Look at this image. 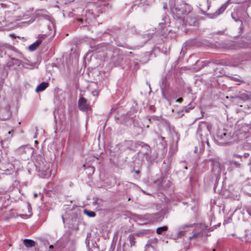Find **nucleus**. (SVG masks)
I'll return each mask as SVG.
<instances>
[{
	"mask_svg": "<svg viewBox=\"0 0 251 251\" xmlns=\"http://www.w3.org/2000/svg\"><path fill=\"white\" fill-rule=\"evenodd\" d=\"M232 79L235 81H240L239 79H238V78L235 77H232Z\"/></svg>",
	"mask_w": 251,
	"mask_h": 251,
	"instance_id": "30",
	"label": "nucleus"
},
{
	"mask_svg": "<svg viewBox=\"0 0 251 251\" xmlns=\"http://www.w3.org/2000/svg\"><path fill=\"white\" fill-rule=\"evenodd\" d=\"M132 142L131 141H127L124 143V146L126 147L127 149L130 150L129 146L131 145Z\"/></svg>",
	"mask_w": 251,
	"mask_h": 251,
	"instance_id": "25",
	"label": "nucleus"
},
{
	"mask_svg": "<svg viewBox=\"0 0 251 251\" xmlns=\"http://www.w3.org/2000/svg\"><path fill=\"white\" fill-rule=\"evenodd\" d=\"M78 106L80 110L82 111H87L89 109V104L87 102V100L83 97H81L78 100Z\"/></svg>",
	"mask_w": 251,
	"mask_h": 251,
	"instance_id": "9",
	"label": "nucleus"
},
{
	"mask_svg": "<svg viewBox=\"0 0 251 251\" xmlns=\"http://www.w3.org/2000/svg\"><path fill=\"white\" fill-rule=\"evenodd\" d=\"M168 229V226H166L159 227L156 229V233L158 234H161L163 232L167 231Z\"/></svg>",
	"mask_w": 251,
	"mask_h": 251,
	"instance_id": "21",
	"label": "nucleus"
},
{
	"mask_svg": "<svg viewBox=\"0 0 251 251\" xmlns=\"http://www.w3.org/2000/svg\"><path fill=\"white\" fill-rule=\"evenodd\" d=\"M128 239L130 242V247H132V246H134L135 244V238L134 235H133V234L129 235L128 237Z\"/></svg>",
	"mask_w": 251,
	"mask_h": 251,
	"instance_id": "22",
	"label": "nucleus"
},
{
	"mask_svg": "<svg viewBox=\"0 0 251 251\" xmlns=\"http://www.w3.org/2000/svg\"><path fill=\"white\" fill-rule=\"evenodd\" d=\"M231 16H232V19L234 20V21L235 22H238L239 23V25H240V27H239L240 32H239L240 34H241L243 30V25L242 21L241 20H240L239 19L236 18L234 16V14H232Z\"/></svg>",
	"mask_w": 251,
	"mask_h": 251,
	"instance_id": "19",
	"label": "nucleus"
},
{
	"mask_svg": "<svg viewBox=\"0 0 251 251\" xmlns=\"http://www.w3.org/2000/svg\"><path fill=\"white\" fill-rule=\"evenodd\" d=\"M93 93L94 96L98 95V92H93Z\"/></svg>",
	"mask_w": 251,
	"mask_h": 251,
	"instance_id": "32",
	"label": "nucleus"
},
{
	"mask_svg": "<svg viewBox=\"0 0 251 251\" xmlns=\"http://www.w3.org/2000/svg\"><path fill=\"white\" fill-rule=\"evenodd\" d=\"M35 143H37V141H35Z\"/></svg>",
	"mask_w": 251,
	"mask_h": 251,
	"instance_id": "41",
	"label": "nucleus"
},
{
	"mask_svg": "<svg viewBox=\"0 0 251 251\" xmlns=\"http://www.w3.org/2000/svg\"><path fill=\"white\" fill-rule=\"evenodd\" d=\"M216 137L221 145L226 144L231 139L230 134L226 132L225 129L219 130L217 133Z\"/></svg>",
	"mask_w": 251,
	"mask_h": 251,
	"instance_id": "7",
	"label": "nucleus"
},
{
	"mask_svg": "<svg viewBox=\"0 0 251 251\" xmlns=\"http://www.w3.org/2000/svg\"><path fill=\"white\" fill-rule=\"evenodd\" d=\"M8 133L9 134H11V137H12L13 136V134L14 133V130H11L10 131H9Z\"/></svg>",
	"mask_w": 251,
	"mask_h": 251,
	"instance_id": "31",
	"label": "nucleus"
},
{
	"mask_svg": "<svg viewBox=\"0 0 251 251\" xmlns=\"http://www.w3.org/2000/svg\"><path fill=\"white\" fill-rule=\"evenodd\" d=\"M84 212L89 217H94L96 216V213L92 211L84 210Z\"/></svg>",
	"mask_w": 251,
	"mask_h": 251,
	"instance_id": "23",
	"label": "nucleus"
},
{
	"mask_svg": "<svg viewBox=\"0 0 251 251\" xmlns=\"http://www.w3.org/2000/svg\"><path fill=\"white\" fill-rule=\"evenodd\" d=\"M211 128V126L206 122H201L199 123L197 132L199 134L202 143L204 142L202 137L206 139V137L210 134Z\"/></svg>",
	"mask_w": 251,
	"mask_h": 251,
	"instance_id": "5",
	"label": "nucleus"
},
{
	"mask_svg": "<svg viewBox=\"0 0 251 251\" xmlns=\"http://www.w3.org/2000/svg\"><path fill=\"white\" fill-rule=\"evenodd\" d=\"M191 233H192V235H189L188 238L190 240L198 239L203 237V233L201 230H196L195 229L194 232H191Z\"/></svg>",
	"mask_w": 251,
	"mask_h": 251,
	"instance_id": "14",
	"label": "nucleus"
},
{
	"mask_svg": "<svg viewBox=\"0 0 251 251\" xmlns=\"http://www.w3.org/2000/svg\"><path fill=\"white\" fill-rule=\"evenodd\" d=\"M236 156L239 157L240 156V155H237Z\"/></svg>",
	"mask_w": 251,
	"mask_h": 251,
	"instance_id": "39",
	"label": "nucleus"
},
{
	"mask_svg": "<svg viewBox=\"0 0 251 251\" xmlns=\"http://www.w3.org/2000/svg\"><path fill=\"white\" fill-rule=\"evenodd\" d=\"M205 162L210 165L212 167L211 171L215 176L217 177H219L221 173L220 163L219 161L217 159H209L206 160Z\"/></svg>",
	"mask_w": 251,
	"mask_h": 251,
	"instance_id": "8",
	"label": "nucleus"
},
{
	"mask_svg": "<svg viewBox=\"0 0 251 251\" xmlns=\"http://www.w3.org/2000/svg\"><path fill=\"white\" fill-rule=\"evenodd\" d=\"M46 36L40 35L38 37V40L29 46L28 49L30 51L35 50L42 43V41L45 39Z\"/></svg>",
	"mask_w": 251,
	"mask_h": 251,
	"instance_id": "11",
	"label": "nucleus"
},
{
	"mask_svg": "<svg viewBox=\"0 0 251 251\" xmlns=\"http://www.w3.org/2000/svg\"><path fill=\"white\" fill-rule=\"evenodd\" d=\"M34 196L35 198H36L37 197V194H34Z\"/></svg>",
	"mask_w": 251,
	"mask_h": 251,
	"instance_id": "36",
	"label": "nucleus"
},
{
	"mask_svg": "<svg viewBox=\"0 0 251 251\" xmlns=\"http://www.w3.org/2000/svg\"><path fill=\"white\" fill-rule=\"evenodd\" d=\"M2 113H4L5 115H1V119L3 121L7 120L11 117V113L8 108H5L2 110Z\"/></svg>",
	"mask_w": 251,
	"mask_h": 251,
	"instance_id": "16",
	"label": "nucleus"
},
{
	"mask_svg": "<svg viewBox=\"0 0 251 251\" xmlns=\"http://www.w3.org/2000/svg\"><path fill=\"white\" fill-rule=\"evenodd\" d=\"M62 221H63V223H64V222H65V221H64V217H63V215H62Z\"/></svg>",
	"mask_w": 251,
	"mask_h": 251,
	"instance_id": "35",
	"label": "nucleus"
},
{
	"mask_svg": "<svg viewBox=\"0 0 251 251\" xmlns=\"http://www.w3.org/2000/svg\"><path fill=\"white\" fill-rule=\"evenodd\" d=\"M234 164H236V165H237V163H236V162H234Z\"/></svg>",
	"mask_w": 251,
	"mask_h": 251,
	"instance_id": "40",
	"label": "nucleus"
},
{
	"mask_svg": "<svg viewBox=\"0 0 251 251\" xmlns=\"http://www.w3.org/2000/svg\"><path fill=\"white\" fill-rule=\"evenodd\" d=\"M49 248H50V249H52L53 248V245H51L50 246Z\"/></svg>",
	"mask_w": 251,
	"mask_h": 251,
	"instance_id": "34",
	"label": "nucleus"
},
{
	"mask_svg": "<svg viewBox=\"0 0 251 251\" xmlns=\"http://www.w3.org/2000/svg\"><path fill=\"white\" fill-rule=\"evenodd\" d=\"M159 26L161 29H163L165 27V24L164 23H160L159 24Z\"/></svg>",
	"mask_w": 251,
	"mask_h": 251,
	"instance_id": "26",
	"label": "nucleus"
},
{
	"mask_svg": "<svg viewBox=\"0 0 251 251\" xmlns=\"http://www.w3.org/2000/svg\"><path fill=\"white\" fill-rule=\"evenodd\" d=\"M135 172L136 174H139L140 173V171L139 170H135Z\"/></svg>",
	"mask_w": 251,
	"mask_h": 251,
	"instance_id": "33",
	"label": "nucleus"
},
{
	"mask_svg": "<svg viewBox=\"0 0 251 251\" xmlns=\"http://www.w3.org/2000/svg\"><path fill=\"white\" fill-rule=\"evenodd\" d=\"M170 8L174 18L181 20L183 24L192 25L196 22L195 18L187 16L192 8L185 0H171Z\"/></svg>",
	"mask_w": 251,
	"mask_h": 251,
	"instance_id": "1",
	"label": "nucleus"
},
{
	"mask_svg": "<svg viewBox=\"0 0 251 251\" xmlns=\"http://www.w3.org/2000/svg\"><path fill=\"white\" fill-rule=\"evenodd\" d=\"M6 7V5L5 3H0V9Z\"/></svg>",
	"mask_w": 251,
	"mask_h": 251,
	"instance_id": "28",
	"label": "nucleus"
},
{
	"mask_svg": "<svg viewBox=\"0 0 251 251\" xmlns=\"http://www.w3.org/2000/svg\"><path fill=\"white\" fill-rule=\"evenodd\" d=\"M236 2L233 0H228L225 3H224L216 11V15H219L224 12V11L226 9L228 4L231 3H235Z\"/></svg>",
	"mask_w": 251,
	"mask_h": 251,
	"instance_id": "13",
	"label": "nucleus"
},
{
	"mask_svg": "<svg viewBox=\"0 0 251 251\" xmlns=\"http://www.w3.org/2000/svg\"><path fill=\"white\" fill-rule=\"evenodd\" d=\"M247 212L251 216V206L247 207Z\"/></svg>",
	"mask_w": 251,
	"mask_h": 251,
	"instance_id": "27",
	"label": "nucleus"
},
{
	"mask_svg": "<svg viewBox=\"0 0 251 251\" xmlns=\"http://www.w3.org/2000/svg\"><path fill=\"white\" fill-rule=\"evenodd\" d=\"M30 66L31 67V68H32L33 65H30Z\"/></svg>",
	"mask_w": 251,
	"mask_h": 251,
	"instance_id": "38",
	"label": "nucleus"
},
{
	"mask_svg": "<svg viewBox=\"0 0 251 251\" xmlns=\"http://www.w3.org/2000/svg\"><path fill=\"white\" fill-rule=\"evenodd\" d=\"M140 145H141L146 151L145 153H144V155H148L151 152L150 146L143 142L141 143Z\"/></svg>",
	"mask_w": 251,
	"mask_h": 251,
	"instance_id": "20",
	"label": "nucleus"
},
{
	"mask_svg": "<svg viewBox=\"0 0 251 251\" xmlns=\"http://www.w3.org/2000/svg\"><path fill=\"white\" fill-rule=\"evenodd\" d=\"M38 17H41L47 20H50V13L45 9H40L37 11Z\"/></svg>",
	"mask_w": 251,
	"mask_h": 251,
	"instance_id": "15",
	"label": "nucleus"
},
{
	"mask_svg": "<svg viewBox=\"0 0 251 251\" xmlns=\"http://www.w3.org/2000/svg\"><path fill=\"white\" fill-rule=\"evenodd\" d=\"M12 9L7 12L6 15L7 18L11 19L13 21H19L22 17L27 16L25 13L24 8L17 4H12Z\"/></svg>",
	"mask_w": 251,
	"mask_h": 251,
	"instance_id": "4",
	"label": "nucleus"
},
{
	"mask_svg": "<svg viewBox=\"0 0 251 251\" xmlns=\"http://www.w3.org/2000/svg\"><path fill=\"white\" fill-rule=\"evenodd\" d=\"M24 244L27 248H31L34 246L35 242L30 239H25L23 241Z\"/></svg>",
	"mask_w": 251,
	"mask_h": 251,
	"instance_id": "18",
	"label": "nucleus"
},
{
	"mask_svg": "<svg viewBox=\"0 0 251 251\" xmlns=\"http://www.w3.org/2000/svg\"><path fill=\"white\" fill-rule=\"evenodd\" d=\"M35 165L39 172V176L42 177H47L51 176V170L50 169V163L44 159L37 160Z\"/></svg>",
	"mask_w": 251,
	"mask_h": 251,
	"instance_id": "3",
	"label": "nucleus"
},
{
	"mask_svg": "<svg viewBox=\"0 0 251 251\" xmlns=\"http://www.w3.org/2000/svg\"><path fill=\"white\" fill-rule=\"evenodd\" d=\"M241 97L245 100H248L251 99V95H249L247 94H242Z\"/></svg>",
	"mask_w": 251,
	"mask_h": 251,
	"instance_id": "24",
	"label": "nucleus"
},
{
	"mask_svg": "<svg viewBox=\"0 0 251 251\" xmlns=\"http://www.w3.org/2000/svg\"><path fill=\"white\" fill-rule=\"evenodd\" d=\"M48 85V83L43 82L37 86V87L36 88V91L37 92L43 91L46 89Z\"/></svg>",
	"mask_w": 251,
	"mask_h": 251,
	"instance_id": "17",
	"label": "nucleus"
},
{
	"mask_svg": "<svg viewBox=\"0 0 251 251\" xmlns=\"http://www.w3.org/2000/svg\"><path fill=\"white\" fill-rule=\"evenodd\" d=\"M26 64H25V68H30L29 67H28L26 66Z\"/></svg>",
	"mask_w": 251,
	"mask_h": 251,
	"instance_id": "37",
	"label": "nucleus"
},
{
	"mask_svg": "<svg viewBox=\"0 0 251 251\" xmlns=\"http://www.w3.org/2000/svg\"><path fill=\"white\" fill-rule=\"evenodd\" d=\"M102 0H99V1L97 3H90L87 5L85 10V13L82 14L81 17L77 20L78 22L80 23L81 26H87L92 20L97 16L96 12H102V9L99 8L101 5L104 6L105 5V3H100V1Z\"/></svg>",
	"mask_w": 251,
	"mask_h": 251,
	"instance_id": "2",
	"label": "nucleus"
},
{
	"mask_svg": "<svg viewBox=\"0 0 251 251\" xmlns=\"http://www.w3.org/2000/svg\"><path fill=\"white\" fill-rule=\"evenodd\" d=\"M20 150L22 152V154L25 155L24 157L25 158V160L29 159V158L32 156L33 153V149L28 146L22 147Z\"/></svg>",
	"mask_w": 251,
	"mask_h": 251,
	"instance_id": "10",
	"label": "nucleus"
},
{
	"mask_svg": "<svg viewBox=\"0 0 251 251\" xmlns=\"http://www.w3.org/2000/svg\"><path fill=\"white\" fill-rule=\"evenodd\" d=\"M183 100V99L181 98H178L176 100V101L178 102H181Z\"/></svg>",
	"mask_w": 251,
	"mask_h": 251,
	"instance_id": "29",
	"label": "nucleus"
},
{
	"mask_svg": "<svg viewBox=\"0 0 251 251\" xmlns=\"http://www.w3.org/2000/svg\"><path fill=\"white\" fill-rule=\"evenodd\" d=\"M194 229L195 227H193L192 225H184L179 227L176 233L177 237L186 236L188 237L191 232H194Z\"/></svg>",
	"mask_w": 251,
	"mask_h": 251,
	"instance_id": "6",
	"label": "nucleus"
},
{
	"mask_svg": "<svg viewBox=\"0 0 251 251\" xmlns=\"http://www.w3.org/2000/svg\"><path fill=\"white\" fill-rule=\"evenodd\" d=\"M147 218L152 222H157L161 221L163 219V216L160 212H157L150 215H146Z\"/></svg>",
	"mask_w": 251,
	"mask_h": 251,
	"instance_id": "12",
	"label": "nucleus"
}]
</instances>
